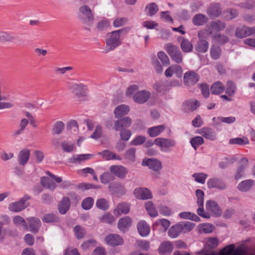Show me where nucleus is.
Here are the masks:
<instances>
[{"label":"nucleus","mask_w":255,"mask_h":255,"mask_svg":"<svg viewBox=\"0 0 255 255\" xmlns=\"http://www.w3.org/2000/svg\"><path fill=\"white\" fill-rule=\"evenodd\" d=\"M131 219L128 216L122 218L118 222V228L121 231H124L131 226Z\"/></svg>","instance_id":"31"},{"label":"nucleus","mask_w":255,"mask_h":255,"mask_svg":"<svg viewBox=\"0 0 255 255\" xmlns=\"http://www.w3.org/2000/svg\"><path fill=\"white\" fill-rule=\"evenodd\" d=\"M146 14L151 16L155 14L158 11V5L155 2H151L147 4L145 7Z\"/></svg>","instance_id":"40"},{"label":"nucleus","mask_w":255,"mask_h":255,"mask_svg":"<svg viewBox=\"0 0 255 255\" xmlns=\"http://www.w3.org/2000/svg\"><path fill=\"white\" fill-rule=\"evenodd\" d=\"M248 163L249 160L246 158H243L239 161L238 167L234 175L236 180L241 178L244 176L245 169L248 166Z\"/></svg>","instance_id":"14"},{"label":"nucleus","mask_w":255,"mask_h":255,"mask_svg":"<svg viewBox=\"0 0 255 255\" xmlns=\"http://www.w3.org/2000/svg\"><path fill=\"white\" fill-rule=\"evenodd\" d=\"M150 95L149 91L146 90H141L133 95V100L136 103L142 104L148 100Z\"/></svg>","instance_id":"9"},{"label":"nucleus","mask_w":255,"mask_h":255,"mask_svg":"<svg viewBox=\"0 0 255 255\" xmlns=\"http://www.w3.org/2000/svg\"><path fill=\"white\" fill-rule=\"evenodd\" d=\"M184 82L187 86L195 85L199 80L198 75L193 71L186 72L184 76Z\"/></svg>","instance_id":"13"},{"label":"nucleus","mask_w":255,"mask_h":255,"mask_svg":"<svg viewBox=\"0 0 255 255\" xmlns=\"http://www.w3.org/2000/svg\"><path fill=\"white\" fill-rule=\"evenodd\" d=\"M197 204L199 208L197 210V214L199 216L204 218H209L210 215L209 213L204 212L203 204H204V198L197 199Z\"/></svg>","instance_id":"34"},{"label":"nucleus","mask_w":255,"mask_h":255,"mask_svg":"<svg viewBox=\"0 0 255 255\" xmlns=\"http://www.w3.org/2000/svg\"><path fill=\"white\" fill-rule=\"evenodd\" d=\"M78 18L83 25L92 26L94 21V14L89 6L83 4L79 8Z\"/></svg>","instance_id":"2"},{"label":"nucleus","mask_w":255,"mask_h":255,"mask_svg":"<svg viewBox=\"0 0 255 255\" xmlns=\"http://www.w3.org/2000/svg\"><path fill=\"white\" fill-rule=\"evenodd\" d=\"M130 210V205L126 202L119 203L114 210V214L118 216L122 214H127Z\"/></svg>","instance_id":"24"},{"label":"nucleus","mask_w":255,"mask_h":255,"mask_svg":"<svg viewBox=\"0 0 255 255\" xmlns=\"http://www.w3.org/2000/svg\"><path fill=\"white\" fill-rule=\"evenodd\" d=\"M93 155L91 154L73 155L72 157L70 159V162L73 163H76L80 162L81 161L89 159Z\"/></svg>","instance_id":"39"},{"label":"nucleus","mask_w":255,"mask_h":255,"mask_svg":"<svg viewBox=\"0 0 255 255\" xmlns=\"http://www.w3.org/2000/svg\"><path fill=\"white\" fill-rule=\"evenodd\" d=\"M226 27V24L221 21H214L211 22L206 27L205 30H201L198 32V37L206 38L209 35H212L214 32H218L224 30Z\"/></svg>","instance_id":"3"},{"label":"nucleus","mask_w":255,"mask_h":255,"mask_svg":"<svg viewBox=\"0 0 255 255\" xmlns=\"http://www.w3.org/2000/svg\"><path fill=\"white\" fill-rule=\"evenodd\" d=\"M111 173L115 176L124 179L128 173V170L122 165H112L110 167Z\"/></svg>","instance_id":"10"},{"label":"nucleus","mask_w":255,"mask_h":255,"mask_svg":"<svg viewBox=\"0 0 255 255\" xmlns=\"http://www.w3.org/2000/svg\"><path fill=\"white\" fill-rule=\"evenodd\" d=\"M247 29V26L238 27L236 30V36L239 38H244L248 36V32Z\"/></svg>","instance_id":"53"},{"label":"nucleus","mask_w":255,"mask_h":255,"mask_svg":"<svg viewBox=\"0 0 255 255\" xmlns=\"http://www.w3.org/2000/svg\"><path fill=\"white\" fill-rule=\"evenodd\" d=\"M190 143L194 149L196 150L199 146L204 143V139L201 136H196L191 139Z\"/></svg>","instance_id":"52"},{"label":"nucleus","mask_w":255,"mask_h":255,"mask_svg":"<svg viewBox=\"0 0 255 255\" xmlns=\"http://www.w3.org/2000/svg\"><path fill=\"white\" fill-rule=\"evenodd\" d=\"M173 250L172 244L169 242H164L161 244L158 251L160 254H170Z\"/></svg>","instance_id":"36"},{"label":"nucleus","mask_w":255,"mask_h":255,"mask_svg":"<svg viewBox=\"0 0 255 255\" xmlns=\"http://www.w3.org/2000/svg\"><path fill=\"white\" fill-rule=\"evenodd\" d=\"M157 57L160 60L163 65H168L170 64V60L167 55L163 51L157 53Z\"/></svg>","instance_id":"62"},{"label":"nucleus","mask_w":255,"mask_h":255,"mask_svg":"<svg viewBox=\"0 0 255 255\" xmlns=\"http://www.w3.org/2000/svg\"><path fill=\"white\" fill-rule=\"evenodd\" d=\"M174 74H176L178 78L181 77L182 71L179 65H173L167 68L165 72V76L166 77H171Z\"/></svg>","instance_id":"19"},{"label":"nucleus","mask_w":255,"mask_h":255,"mask_svg":"<svg viewBox=\"0 0 255 255\" xmlns=\"http://www.w3.org/2000/svg\"><path fill=\"white\" fill-rule=\"evenodd\" d=\"M94 199L92 197L85 198L82 203V207L85 210L90 209L93 205Z\"/></svg>","instance_id":"59"},{"label":"nucleus","mask_w":255,"mask_h":255,"mask_svg":"<svg viewBox=\"0 0 255 255\" xmlns=\"http://www.w3.org/2000/svg\"><path fill=\"white\" fill-rule=\"evenodd\" d=\"M170 225V222L169 220L165 219H161L158 220L154 224H153V228L154 229L155 226H161L162 227V229L161 230L163 232H165L167 230Z\"/></svg>","instance_id":"43"},{"label":"nucleus","mask_w":255,"mask_h":255,"mask_svg":"<svg viewBox=\"0 0 255 255\" xmlns=\"http://www.w3.org/2000/svg\"><path fill=\"white\" fill-rule=\"evenodd\" d=\"M41 185L44 187L51 191H54L56 188V184L51 179L47 177H42L40 179Z\"/></svg>","instance_id":"30"},{"label":"nucleus","mask_w":255,"mask_h":255,"mask_svg":"<svg viewBox=\"0 0 255 255\" xmlns=\"http://www.w3.org/2000/svg\"><path fill=\"white\" fill-rule=\"evenodd\" d=\"M30 155V151L28 148H24L21 150L17 156V161L21 166H24L28 162Z\"/></svg>","instance_id":"12"},{"label":"nucleus","mask_w":255,"mask_h":255,"mask_svg":"<svg viewBox=\"0 0 255 255\" xmlns=\"http://www.w3.org/2000/svg\"><path fill=\"white\" fill-rule=\"evenodd\" d=\"M136 198L146 200L152 197L151 191L147 188H136L134 191Z\"/></svg>","instance_id":"18"},{"label":"nucleus","mask_w":255,"mask_h":255,"mask_svg":"<svg viewBox=\"0 0 255 255\" xmlns=\"http://www.w3.org/2000/svg\"><path fill=\"white\" fill-rule=\"evenodd\" d=\"M15 39L13 34L5 31H0V41L11 42Z\"/></svg>","instance_id":"42"},{"label":"nucleus","mask_w":255,"mask_h":255,"mask_svg":"<svg viewBox=\"0 0 255 255\" xmlns=\"http://www.w3.org/2000/svg\"><path fill=\"white\" fill-rule=\"evenodd\" d=\"M74 231L78 239L83 238L86 234V232L84 228L79 225L74 227Z\"/></svg>","instance_id":"61"},{"label":"nucleus","mask_w":255,"mask_h":255,"mask_svg":"<svg viewBox=\"0 0 255 255\" xmlns=\"http://www.w3.org/2000/svg\"><path fill=\"white\" fill-rule=\"evenodd\" d=\"M142 165L148 166L150 169L154 171H159L162 168L161 162L156 159H148L142 161Z\"/></svg>","instance_id":"20"},{"label":"nucleus","mask_w":255,"mask_h":255,"mask_svg":"<svg viewBox=\"0 0 255 255\" xmlns=\"http://www.w3.org/2000/svg\"><path fill=\"white\" fill-rule=\"evenodd\" d=\"M28 223L30 231L33 233H36L38 232L41 226L40 220L36 217H31L26 218Z\"/></svg>","instance_id":"17"},{"label":"nucleus","mask_w":255,"mask_h":255,"mask_svg":"<svg viewBox=\"0 0 255 255\" xmlns=\"http://www.w3.org/2000/svg\"><path fill=\"white\" fill-rule=\"evenodd\" d=\"M200 133L207 139L214 140L216 139V133L211 128H204L201 129Z\"/></svg>","instance_id":"35"},{"label":"nucleus","mask_w":255,"mask_h":255,"mask_svg":"<svg viewBox=\"0 0 255 255\" xmlns=\"http://www.w3.org/2000/svg\"><path fill=\"white\" fill-rule=\"evenodd\" d=\"M129 30V28L125 27L109 32L106 39L105 52L113 51L120 46L122 43L123 35L128 33Z\"/></svg>","instance_id":"1"},{"label":"nucleus","mask_w":255,"mask_h":255,"mask_svg":"<svg viewBox=\"0 0 255 255\" xmlns=\"http://www.w3.org/2000/svg\"><path fill=\"white\" fill-rule=\"evenodd\" d=\"M249 143V141L247 137H237L234 138H231L229 140V143L232 144H239V145H245Z\"/></svg>","instance_id":"50"},{"label":"nucleus","mask_w":255,"mask_h":255,"mask_svg":"<svg viewBox=\"0 0 255 255\" xmlns=\"http://www.w3.org/2000/svg\"><path fill=\"white\" fill-rule=\"evenodd\" d=\"M109 188L113 193L118 195H123L126 192L125 186L120 183H114L111 184Z\"/></svg>","instance_id":"22"},{"label":"nucleus","mask_w":255,"mask_h":255,"mask_svg":"<svg viewBox=\"0 0 255 255\" xmlns=\"http://www.w3.org/2000/svg\"><path fill=\"white\" fill-rule=\"evenodd\" d=\"M138 89V86L136 85H130L126 91V96L128 97H132L133 95L135 94Z\"/></svg>","instance_id":"64"},{"label":"nucleus","mask_w":255,"mask_h":255,"mask_svg":"<svg viewBox=\"0 0 255 255\" xmlns=\"http://www.w3.org/2000/svg\"><path fill=\"white\" fill-rule=\"evenodd\" d=\"M199 38L195 46V50L199 53H205L207 51L209 43L207 41L203 39L204 38Z\"/></svg>","instance_id":"29"},{"label":"nucleus","mask_w":255,"mask_h":255,"mask_svg":"<svg viewBox=\"0 0 255 255\" xmlns=\"http://www.w3.org/2000/svg\"><path fill=\"white\" fill-rule=\"evenodd\" d=\"M209 188H217L220 190H225L227 188L226 182L219 178H213L207 181Z\"/></svg>","instance_id":"8"},{"label":"nucleus","mask_w":255,"mask_h":255,"mask_svg":"<svg viewBox=\"0 0 255 255\" xmlns=\"http://www.w3.org/2000/svg\"><path fill=\"white\" fill-rule=\"evenodd\" d=\"M182 39L181 42L180 47L182 50L185 53L190 52L193 50V45L191 42L185 38L181 37Z\"/></svg>","instance_id":"38"},{"label":"nucleus","mask_w":255,"mask_h":255,"mask_svg":"<svg viewBox=\"0 0 255 255\" xmlns=\"http://www.w3.org/2000/svg\"><path fill=\"white\" fill-rule=\"evenodd\" d=\"M208 175L204 173H195L192 175L195 180L200 183L204 184L205 182L206 179Z\"/></svg>","instance_id":"56"},{"label":"nucleus","mask_w":255,"mask_h":255,"mask_svg":"<svg viewBox=\"0 0 255 255\" xmlns=\"http://www.w3.org/2000/svg\"><path fill=\"white\" fill-rule=\"evenodd\" d=\"M145 207L149 216L152 217H155L157 216V211L151 201L147 202L145 204Z\"/></svg>","instance_id":"44"},{"label":"nucleus","mask_w":255,"mask_h":255,"mask_svg":"<svg viewBox=\"0 0 255 255\" xmlns=\"http://www.w3.org/2000/svg\"><path fill=\"white\" fill-rule=\"evenodd\" d=\"M222 12V7L219 3H214L210 4L207 10V13L212 17H218Z\"/></svg>","instance_id":"21"},{"label":"nucleus","mask_w":255,"mask_h":255,"mask_svg":"<svg viewBox=\"0 0 255 255\" xmlns=\"http://www.w3.org/2000/svg\"><path fill=\"white\" fill-rule=\"evenodd\" d=\"M164 49L170 56L171 59L177 63L182 61V55L179 48L171 43H166Z\"/></svg>","instance_id":"4"},{"label":"nucleus","mask_w":255,"mask_h":255,"mask_svg":"<svg viewBox=\"0 0 255 255\" xmlns=\"http://www.w3.org/2000/svg\"><path fill=\"white\" fill-rule=\"evenodd\" d=\"M96 206L98 209L105 211L109 207V202L104 198L98 199L96 201Z\"/></svg>","instance_id":"48"},{"label":"nucleus","mask_w":255,"mask_h":255,"mask_svg":"<svg viewBox=\"0 0 255 255\" xmlns=\"http://www.w3.org/2000/svg\"><path fill=\"white\" fill-rule=\"evenodd\" d=\"M182 231L188 232L190 231L194 227V225L190 222H185L179 224Z\"/></svg>","instance_id":"60"},{"label":"nucleus","mask_w":255,"mask_h":255,"mask_svg":"<svg viewBox=\"0 0 255 255\" xmlns=\"http://www.w3.org/2000/svg\"><path fill=\"white\" fill-rule=\"evenodd\" d=\"M165 129V126L163 125L155 126L149 128L147 130V133L150 137H155L159 135Z\"/></svg>","instance_id":"32"},{"label":"nucleus","mask_w":255,"mask_h":255,"mask_svg":"<svg viewBox=\"0 0 255 255\" xmlns=\"http://www.w3.org/2000/svg\"><path fill=\"white\" fill-rule=\"evenodd\" d=\"M70 202L68 197H64L62 201L59 203L58 209L61 214H65L70 208Z\"/></svg>","instance_id":"27"},{"label":"nucleus","mask_w":255,"mask_h":255,"mask_svg":"<svg viewBox=\"0 0 255 255\" xmlns=\"http://www.w3.org/2000/svg\"><path fill=\"white\" fill-rule=\"evenodd\" d=\"M70 90L77 98L87 96V89L86 86L83 84H73L70 87Z\"/></svg>","instance_id":"7"},{"label":"nucleus","mask_w":255,"mask_h":255,"mask_svg":"<svg viewBox=\"0 0 255 255\" xmlns=\"http://www.w3.org/2000/svg\"><path fill=\"white\" fill-rule=\"evenodd\" d=\"M129 107L126 105H121L116 108L114 111L115 117L120 118L122 116L127 115L129 112Z\"/></svg>","instance_id":"26"},{"label":"nucleus","mask_w":255,"mask_h":255,"mask_svg":"<svg viewBox=\"0 0 255 255\" xmlns=\"http://www.w3.org/2000/svg\"><path fill=\"white\" fill-rule=\"evenodd\" d=\"M254 183L255 182L252 179L245 180L238 184L237 188L241 192H246L251 189Z\"/></svg>","instance_id":"25"},{"label":"nucleus","mask_w":255,"mask_h":255,"mask_svg":"<svg viewBox=\"0 0 255 255\" xmlns=\"http://www.w3.org/2000/svg\"><path fill=\"white\" fill-rule=\"evenodd\" d=\"M225 87L220 82H216L211 87V92L213 94H220L224 92Z\"/></svg>","instance_id":"41"},{"label":"nucleus","mask_w":255,"mask_h":255,"mask_svg":"<svg viewBox=\"0 0 255 255\" xmlns=\"http://www.w3.org/2000/svg\"><path fill=\"white\" fill-rule=\"evenodd\" d=\"M221 53V49L218 46L213 45L211 47L210 54L211 57L215 60L220 58Z\"/></svg>","instance_id":"51"},{"label":"nucleus","mask_w":255,"mask_h":255,"mask_svg":"<svg viewBox=\"0 0 255 255\" xmlns=\"http://www.w3.org/2000/svg\"><path fill=\"white\" fill-rule=\"evenodd\" d=\"M13 222L16 226L22 225L25 230H28V226L24 219L20 216H16L13 219Z\"/></svg>","instance_id":"55"},{"label":"nucleus","mask_w":255,"mask_h":255,"mask_svg":"<svg viewBox=\"0 0 255 255\" xmlns=\"http://www.w3.org/2000/svg\"><path fill=\"white\" fill-rule=\"evenodd\" d=\"M42 220L43 222L48 223L58 222L59 220L57 215L52 213L45 214Z\"/></svg>","instance_id":"45"},{"label":"nucleus","mask_w":255,"mask_h":255,"mask_svg":"<svg viewBox=\"0 0 255 255\" xmlns=\"http://www.w3.org/2000/svg\"><path fill=\"white\" fill-rule=\"evenodd\" d=\"M155 144L159 146L160 150L167 151L169 148L173 147L176 145L174 140L166 138H157L154 140Z\"/></svg>","instance_id":"6"},{"label":"nucleus","mask_w":255,"mask_h":255,"mask_svg":"<svg viewBox=\"0 0 255 255\" xmlns=\"http://www.w3.org/2000/svg\"><path fill=\"white\" fill-rule=\"evenodd\" d=\"M135 151L134 147H131L127 150L124 154L125 158L129 161L134 162L135 159Z\"/></svg>","instance_id":"47"},{"label":"nucleus","mask_w":255,"mask_h":255,"mask_svg":"<svg viewBox=\"0 0 255 255\" xmlns=\"http://www.w3.org/2000/svg\"><path fill=\"white\" fill-rule=\"evenodd\" d=\"M132 120L129 117H125L116 121L114 124V128L118 131L126 128H128L130 126Z\"/></svg>","instance_id":"15"},{"label":"nucleus","mask_w":255,"mask_h":255,"mask_svg":"<svg viewBox=\"0 0 255 255\" xmlns=\"http://www.w3.org/2000/svg\"><path fill=\"white\" fill-rule=\"evenodd\" d=\"M109 26L110 23L108 20L106 19H103L97 22L96 29L98 31H102L106 29Z\"/></svg>","instance_id":"49"},{"label":"nucleus","mask_w":255,"mask_h":255,"mask_svg":"<svg viewBox=\"0 0 255 255\" xmlns=\"http://www.w3.org/2000/svg\"><path fill=\"white\" fill-rule=\"evenodd\" d=\"M208 20V18L206 15L199 13L193 17L192 22L196 26H201L207 22Z\"/></svg>","instance_id":"33"},{"label":"nucleus","mask_w":255,"mask_h":255,"mask_svg":"<svg viewBox=\"0 0 255 255\" xmlns=\"http://www.w3.org/2000/svg\"><path fill=\"white\" fill-rule=\"evenodd\" d=\"M64 127V124L62 122H57L53 127V131L55 134H60L63 131Z\"/></svg>","instance_id":"58"},{"label":"nucleus","mask_w":255,"mask_h":255,"mask_svg":"<svg viewBox=\"0 0 255 255\" xmlns=\"http://www.w3.org/2000/svg\"><path fill=\"white\" fill-rule=\"evenodd\" d=\"M105 240L111 246H120L124 243L123 238L117 234H110L106 237Z\"/></svg>","instance_id":"11"},{"label":"nucleus","mask_w":255,"mask_h":255,"mask_svg":"<svg viewBox=\"0 0 255 255\" xmlns=\"http://www.w3.org/2000/svg\"><path fill=\"white\" fill-rule=\"evenodd\" d=\"M137 230L141 236L146 237L150 233V228L146 222L141 221L137 224Z\"/></svg>","instance_id":"28"},{"label":"nucleus","mask_w":255,"mask_h":255,"mask_svg":"<svg viewBox=\"0 0 255 255\" xmlns=\"http://www.w3.org/2000/svg\"><path fill=\"white\" fill-rule=\"evenodd\" d=\"M153 88L157 92L162 94H164L169 90L167 84V81H161L156 83L154 84Z\"/></svg>","instance_id":"37"},{"label":"nucleus","mask_w":255,"mask_h":255,"mask_svg":"<svg viewBox=\"0 0 255 255\" xmlns=\"http://www.w3.org/2000/svg\"><path fill=\"white\" fill-rule=\"evenodd\" d=\"M225 17L227 19L235 18L238 15V12L236 9H228L224 12Z\"/></svg>","instance_id":"54"},{"label":"nucleus","mask_w":255,"mask_h":255,"mask_svg":"<svg viewBox=\"0 0 255 255\" xmlns=\"http://www.w3.org/2000/svg\"><path fill=\"white\" fill-rule=\"evenodd\" d=\"M206 208L216 216L221 215L222 211L217 203L213 200H208L206 203Z\"/></svg>","instance_id":"16"},{"label":"nucleus","mask_w":255,"mask_h":255,"mask_svg":"<svg viewBox=\"0 0 255 255\" xmlns=\"http://www.w3.org/2000/svg\"><path fill=\"white\" fill-rule=\"evenodd\" d=\"M182 232L179 224L171 227L168 231V235L172 238H175L179 236Z\"/></svg>","instance_id":"46"},{"label":"nucleus","mask_w":255,"mask_h":255,"mask_svg":"<svg viewBox=\"0 0 255 255\" xmlns=\"http://www.w3.org/2000/svg\"><path fill=\"white\" fill-rule=\"evenodd\" d=\"M30 199V197L27 195H24L18 201L10 203L8 206L10 211L18 212L26 208L28 206V203L26 201Z\"/></svg>","instance_id":"5"},{"label":"nucleus","mask_w":255,"mask_h":255,"mask_svg":"<svg viewBox=\"0 0 255 255\" xmlns=\"http://www.w3.org/2000/svg\"><path fill=\"white\" fill-rule=\"evenodd\" d=\"M100 219L101 222L108 224H111L115 221L113 216L109 213L105 214Z\"/></svg>","instance_id":"63"},{"label":"nucleus","mask_w":255,"mask_h":255,"mask_svg":"<svg viewBox=\"0 0 255 255\" xmlns=\"http://www.w3.org/2000/svg\"><path fill=\"white\" fill-rule=\"evenodd\" d=\"M184 110L186 112L193 111L200 106V103L195 99L186 101L183 105Z\"/></svg>","instance_id":"23"},{"label":"nucleus","mask_w":255,"mask_h":255,"mask_svg":"<svg viewBox=\"0 0 255 255\" xmlns=\"http://www.w3.org/2000/svg\"><path fill=\"white\" fill-rule=\"evenodd\" d=\"M236 89L234 83L231 81H228L226 84V93L229 96H233L235 93Z\"/></svg>","instance_id":"57"}]
</instances>
